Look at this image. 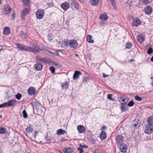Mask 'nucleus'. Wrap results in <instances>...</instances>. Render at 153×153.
<instances>
[{
    "instance_id": "nucleus-1",
    "label": "nucleus",
    "mask_w": 153,
    "mask_h": 153,
    "mask_svg": "<svg viewBox=\"0 0 153 153\" xmlns=\"http://www.w3.org/2000/svg\"><path fill=\"white\" fill-rule=\"evenodd\" d=\"M41 50L39 46L36 44H32L30 46H27V51L32 52L34 53L39 52Z\"/></svg>"
},
{
    "instance_id": "nucleus-2",
    "label": "nucleus",
    "mask_w": 153,
    "mask_h": 153,
    "mask_svg": "<svg viewBox=\"0 0 153 153\" xmlns=\"http://www.w3.org/2000/svg\"><path fill=\"white\" fill-rule=\"evenodd\" d=\"M33 109L35 108L39 114H42L43 112V107L41 105V104L38 101L35 102L33 105Z\"/></svg>"
},
{
    "instance_id": "nucleus-3",
    "label": "nucleus",
    "mask_w": 153,
    "mask_h": 153,
    "mask_svg": "<svg viewBox=\"0 0 153 153\" xmlns=\"http://www.w3.org/2000/svg\"><path fill=\"white\" fill-rule=\"evenodd\" d=\"M144 132L147 134H150L153 132V126L148 124L145 125L144 127Z\"/></svg>"
},
{
    "instance_id": "nucleus-4",
    "label": "nucleus",
    "mask_w": 153,
    "mask_h": 153,
    "mask_svg": "<svg viewBox=\"0 0 153 153\" xmlns=\"http://www.w3.org/2000/svg\"><path fill=\"white\" fill-rule=\"evenodd\" d=\"M44 12L43 10L40 9L38 10L36 13V15L37 19H41L43 17Z\"/></svg>"
},
{
    "instance_id": "nucleus-5",
    "label": "nucleus",
    "mask_w": 153,
    "mask_h": 153,
    "mask_svg": "<svg viewBox=\"0 0 153 153\" xmlns=\"http://www.w3.org/2000/svg\"><path fill=\"white\" fill-rule=\"evenodd\" d=\"M78 43L75 40L73 39L70 40L69 42V45L72 48L75 49L78 46Z\"/></svg>"
},
{
    "instance_id": "nucleus-6",
    "label": "nucleus",
    "mask_w": 153,
    "mask_h": 153,
    "mask_svg": "<svg viewBox=\"0 0 153 153\" xmlns=\"http://www.w3.org/2000/svg\"><path fill=\"white\" fill-rule=\"evenodd\" d=\"M17 48L20 51H27V46L21 44L17 43L16 44Z\"/></svg>"
},
{
    "instance_id": "nucleus-7",
    "label": "nucleus",
    "mask_w": 153,
    "mask_h": 153,
    "mask_svg": "<svg viewBox=\"0 0 153 153\" xmlns=\"http://www.w3.org/2000/svg\"><path fill=\"white\" fill-rule=\"evenodd\" d=\"M120 149L121 152L125 153L127 150V146L125 144H121L120 146Z\"/></svg>"
},
{
    "instance_id": "nucleus-8",
    "label": "nucleus",
    "mask_w": 153,
    "mask_h": 153,
    "mask_svg": "<svg viewBox=\"0 0 153 153\" xmlns=\"http://www.w3.org/2000/svg\"><path fill=\"white\" fill-rule=\"evenodd\" d=\"M71 7L73 9H78V5L76 2L74 0H71L70 3Z\"/></svg>"
},
{
    "instance_id": "nucleus-9",
    "label": "nucleus",
    "mask_w": 153,
    "mask_h": 153,
    "mask_svg": "<svg viewBox=\"0 0 153 153\" xmlns=\"http://www.w3.org/2000/svg\"><path fill=\"white\" fill-rule=\"evenodd\" d=\"M77 129L79 133L80 134L83 133L85 130V127L82 125H78L77 127Z\"/></svg>"
},
{
    "instance_id": "nucleus-10",
    "label": "nucleus",
    "mask_w": 153,
    "mask_h": 153,
    "mask_svg": "<svg viewBox=\"0 0 153 153\" xmlns=\"http://www.w3.org/2000/svg\"><path fill=\"white\" fill-rule=\"evenodd\" d=\"M123 137L120 135H117L116 138V143L118 144L124 141Z\"/></svg>"
},
{
    "instance_id": "nucleus-11",
    "label": "nucleus",
    "mask_w": 153,
    "mask_h": 153,
    "mask_svg": "<svg viewBox=\"0 0 153 153\" xmlns=\"http://www.w3.org/2000/svg\"><path fill=\"white\" fill-rule=\"evenodd\" d=\"M3 13L4 15L10 13V6L8 5H5L3 8Z\"/></svg>"
},
{
    "instance_id": "nucleus-12",
    "label": "nucleus",
    "mask_w": 153,
    "mask_h": 153,
    "mask_svg": "<svg viewBox=\"0 0 153 153\" xmlns=\"http://www.w3.org/2000/svg\"><path fill=\"white\" fill-rule=\"evenodd\" d=\"M137 38L138 42L140 43H141L144 41L145 39V36L143 34H140L137 36Z\"/></svg>"
},
{
    "instance_id": "nucleus-13",
    "label": "nucleus",
    "mask_w": 153,
    "mask_h": 153,
    "mask_svg": "<svg viewBox=\"0 0 153 153\" xmlns=\"http://www.w3.org/2000/svg\"><path fill=\"white\" fill-rule=\"evenodd\" d=\"M41 62L44 63H50L52 62V60L50 58H42L41 59Z\"/></svg>"
},
{
    "instance_id": "nucleus-14",
    "label": "nucleus",
    "mask_w": 153,
    "mask_h": 153,
    "mask_svg": "<svg viewBox=\"0 0 153 153\" xmlns=\"http://www.w3.org/2000/svg\"><path fill=\"white\" fill-rule=\"evenodd\" d=\"M120 108L122 112L125 111L128 109V107L126 103H121Z\"/></svg>"
},
{
    "instance_id": "nucleus-15",
    "label": "nucleus",
    "mask_w": 153,
    "mask_h": 153,
    "mask_svg": "<svg viewBox=\"0 0 153 153\" xmlns=\"http://www.w3.org/2000/svg\"><path fill=\"white\" fill-rule=\"evenodd\" d=\"M144 11L146 14H150L152 12V8L151 7L148 6L145 8Z\"/></svg>"
},
{
    "instance_id": "nucleus-16",
    "label": "nucleus",
    "mask_w": 153,
    "mask_h": 153,
    "mask_svg": "<svg viewBox=\"0 0 153 153\" xmlns=\"http://www.w3.org/2000/svg\"><path fill=\"white\" fill-rule=\"evenodd\" d=\"M36 90L35 88L33 87H30L28 90V93L30 95L35 94Z\"/></svg>"
},
{
    "instance_id": "nucleus-17",
    "label": "nucleus",
    "mask_w": 153,
    "mask_h": 153,
    "mask_svg": "<svg viewBox=\"0 0 153 153\" xmlns=\"http://www.w3.org/2000/svg\"><path fill=\"white\" fill-rule=\"evenodd\" d=\"M34 66L36 70L41 71L43 65L40 63H37L35 64Z\"/></svg>"
},
{
    "instance_id": "nucleus-18",
    "label": "nucleus",
    "mask_w": 153,
    "mask_h": 153,
    "mask_svg": "<svg viewBox=\"0 0 153 153\" xmlns=\"http://www.w3.org/2000/svg\"><path fill=\"white\" fill-rule=\"evenodd\" d=\"M61 6L64 10H66L69 8V4L68 2H65L62 3Z\"/></svg>"
},
{
    "instance_id": "nucleus-19",
    "label": "nucleus",
    "mask_w": 153,
    "mask_h": 153,
    "mask_svg": "<svg viewBox=\"0 0 153 153\" xmlns=\"http://www.w3.org/2000/svg\"><path fill=\"white\" fill-rule=\"evenodd\" d=\"M141 22L140 20H133L132 24L134 26H137L141 24Z\"/></svg>"
},
{
    "instance_id": "nucleus-20",
    "label": "nucleus",
    "mask_w": 153,
    "mask_h": 153,
    "mask_svg": "<svg viewBox=\"0 0 153 153\" xmlns=\"http://www.w3.org/2000/svg\"><path fill=\"white\" fill-rule=\"evenodd\" d=\"M100 137L101 140H104L107 137V134L105 132L102 131L100 133Z\"/></svg>"
},
{
    "instance_id": "nucleus-21",
    "label": "nucleus",
    "mask_w": 153,
    "mask_h": 153,
    "mask_svg": "<svg viewBox=\"0 0 153 153\" xmlns=\"http://www.w3.org/2000/svg\"><path fill=\"white\" fill-rule=\"evenodd\" d=\"M81 74V72L78 71H75L74 74L73 78L74 79L76 80L79 77V75Z\"/></svg>"
},
{
    "instance_id": "nucleus-22",
    "label": "nucleus",
    "mask_w": 153,
    "mask_h": 153,
    "mask_svg": "<svg viewBox=\"0 0 153 153\" xmlns=\"http://www.w3.org/2000/svg\"><path fill=\"white\" fill-rule=\"evenodd\" d=\"M92 36L91 35H88L86 37L87 41L90 43H93L94 41L92 39Z\"/></svg>"
},
{
    "instance_id": "nucleus-23",
    "label": "nucleus",
    "mask_w": 153,
    "mask_h": 153,
    "mask_svg": "<svg viewBox=\"0 0 153 153\" xmlns=\"http://www.w3.org/2000/svg\"><path fill=\"white\" fill-rule=\"evenodd\" d=\"M69 45L68 41L66 40H64L62 41L61 46L62 47L68 46Z\"/></svg>"
},
{
    "instance_id": "nucleus-24",
    "label": "nucleus",
    "mask_w": 153,
    "mask_h": 153,
    "mask_svg": "<svg viewBox=\"0 0 153 153\" xmlns=\"http://www.w3.org/2000/svg\"><path fill=\"white\" fill-rule=\"evenodd\" d=\"M28 10L27 9H24L22 11L21 17L22 18H24L25 16L28 13Z\"/></svg>"
},
{
    "instance_id": "nucleus-25",
    "label": "nucleus",
    "mask_w": 153,
    "mask_h": 153,
    "mask_svg": "<svg viewBox=\"0 0 153 153\" xmlns=\"http://www.w3.org/2000/svg\"><path fill=\"white\" fill-rule=\"evenodd\" d=\"M65 131L62 129H59L57 131L56 134L57 135H60L65 134Z\"/></svg>"
},
{
    "instance_id": "nucleus-26",
    "label": "nucleus",
    "mask_w": 153,
    "mask_h": 153,
    "mask_svg": "<svg viewBox=\"0 0 153 153\" xmlns=\"http://www.w3.org/2000/svg\"><path fill=\"white\" fill-rule=\"evenodd\" d=\"M148 124L152 125L153 126V116L149 117L147 119Z\"/></svg>"
},
{
    "instance_id": "nucleus-27",
    "label": "nucleus",
    "mask_w": 153,
    "mask_h": 153,
    "mask_svg": "<svg viewBox=\"0 0 153 153\" xmlns=\"http://www.w3.org/2000/svg\"><path fill=\"white\" fill-rule=\"evenodd\" d=\"M3 33L5 35H8L10 33V28L6 27L3 30Z\"/></svg>"
},
{
    "instance_id": "nucleus-28",
    "label": "nucleus",
    "mask_w": 153,
    "mask_h": 153,
    "mask_svg": "<svg viewBox=\"0 0 153 153\" xmlns=\"http://www.w3.org/2000/svg\"><path fill=\"white\" fill-rule=\"evenodd\" d=\"M100 19H107L108 16L105 13H103L101 14L100 16Z\"/></svg>"
},
{
    "instance_id": "nucleus-29",
    "label": "nucleus",
    "mask_w": 153,
    "mask_h": 153,
    "mask_svg": "<svg viewBox=\"0 0 153 153\" xmlns=\"http://www.w3.org/2000/svg\"><path fill=\"white\" fill-rule=\"evenodd\" d=\"M10 106V101L0 105V108H2Z\"/></svg>"
},
{
    "instance_id": "nucleus-30",
    "label": "nucleus",
    "mask_w": 153,
    "mask_h": 153,
    "mask_svg": "<svg viewBox=\"0 0 153 153\" xmlns=\"http://www.w3.org/2000/svg\"><path fill=\"white\" fill-rule=\"evenodd\" d=\"M90 2L92 5L95 6L98 4L99 1V0H90Z\"/></svg>"
},
{
    "instance_id": "nucleus-31",
    "label": "nucleus",
    "mask_w": 153,
    "mask_h": 153,
    "mask_svg": "<svg viewBox=\"0 0 153 153\" xmlns=\"http://www.w3.org/2000/svg\"><path fill=\"white\" fill-rule=\"evenodd\" d=\"M139 3L141 5H146L149 3L148 0H140Z\"/></svg>"
},
{
    "instance_id": "nucleus-32",
    "label": "nucleus",
    "mask_w": 153,
    "mask_h": 153,
    "mask_svg": "<svg viewBox=\"0 0 153 153\" xmlns=\"http://www.w3.org/2000/svg\"><path fill=\"white\" fill-rule=\"evenodd\" d=\"M69 86V83L67 82H65L61 84V87L63 89H66Z\"/></svg>"
},
{
    "instance_id": "nucleus-33",
    "label": "nucleus",
    "mask_w": 153,
    "mask_h": 153,
    "mask_svg": "<svg viewBox=\"0 0 153 153\" xmlns=\"http://www.w3.org/2000/svg\"><path fill=\"white\" fill-rule=\"evenodd\" d=\"M16 104V101L15 100H10V106H12V109H13L14 106Z\"/></svg>"
},
{
    "instance_id": "nucleus-34",
    "label": "nucleus",
    "mask_w": 153,
    "mask_h": 153,
    "mask_svg": "<svg viewBox=\"0 0 153 153\" xmlns=\"http://www.w3.org/2000/svg\"><path fill=\"white\" fill-rule=\"evenodd\" d=\"M26 132L27 133H30L32 132L33 128L32 127H28L26 128Z\"/></svg>"
},
{
    "instance_id": "nucleus-35",
    "label": "nucleus",
    "mask_w": 153,
    "mask_h": 153,
    "mask_svg": "<svg viewBox=\"0 0 153 153\" xmlns=\"http://www.w3.org/2000/svg\"><path fill=\"white\" fill-rule=\"evenodd\" d=\"M6 130L5 128L0 126V134H4L6 132Z\"/></svg>"
},
{
    "instance_id": "nucleus-36",
    "label": "nucleus",
    "mask_w": 153,
    "mask_h": 153,
    "mask_svg": "<svg viewBox=\"0 0 153 153\" xmlns=\"http://www.w3.org/2000/svg\"><path fill=\"white\" fill-rule=\"evenodd\" d=\"M21 32H22L21 34V38L23 40L25 39L27 37V35L26 34L24 33L22 31Z\"/></svg>"
},
{
    "instance_id": "nucleus-37",
    "label": "nucleus",
    "mask_w": 153,
    "mask_h": 153,
    "mask_svg": "<svg viewBox=\"0 0 153 153\" xmlns=\"http://www.w3.org/2000/svg\"><path fill=\"white\" fill-rule=\"evenodd\" d=\"M132 44L130 42H127L126 44V48L127 49H130L131 48Z\"/></svg>"
},
{
    "instance_id": "nucleus-38",
    "label": "nucleus",
    "mask_w": 153,
    "mask_h": 153,
    "mask_svg": "<svg viewBox=\"0 0 153 153\" xmlns=\"http://www.w3.org/2000/svg\"><path fill=\"white\" fill-rule=\"evenodd\" d=\"M72 149L71 148H68L67 149H64V151L66 153H71L72 151Z\"/></svg>"
},
{
    "instance_id": "nucleus-39",
    "label": "nucleus",
    "mask_w": 153,
    "mask_h": 153,
    "mask_svg": "<svg viewBox=\"0 0 153 153\" xmlns=\"http://www.w3.org/2000/svg\"><path fill=\"white\" fill-rule=\"evenodd\" d=\"M22 97V95L20 93H18L16 95V98L18 100H20Z\"/></svg>"
},
{
    "instance_id": "nucleus-40",
    "label": "nucleus",
    "mask_w": 153,
    "mask_h": 153,
    "mask_svg": "<svg viewBox=\"0 0 153 153\" xmlns=\"http://www.w3.org/2000/svg\"><path fill=\"white\" fill-rule=\"evenodd\" d=\"M134 97L135 100L139 101H140L142 100V98L141 97H139L138 95L134 96Z\"/></svg>"
},
{
    "instance_id": "nucleus-41",
    "label": "nucleus",
    "mask_w": 153,
    "mask_h": 153,
    "mask_svg": "<svg viewBox=\"0 0 153 153\" xmlns=\"http://www.w3.org/2000/svg\"><path fill=\"white\" fill-rule=\"evenodd\" d=\"M23 116L25 118H27V114L25 110H24L22 112Z\"/></svg>"
},
{
    "instance_id": "nucleus-42",
    "label": "nucleus",
    "mask_w": 153,
    "mask_h": 153,
    "mask_svg": "<svg viewBox=\"0 0 153 153\" xmlns=\"http://www.w3.org/2000/svg\"><path fill=\"white\" fill-rule=\"evenodd\" d=\"M134 104V102L133 101L131 100L129 102L128 104L127 105L129 107H131Z\"/></svg>"
},
{
    "instance_id": "nucleus-43",
    "label": "nucleus",
    "mask_w": 153,
    "mask_h": 153,
    "mask_svg": "<svg viewBox=\"0 0 153 153\" xmlns=\"http://www.w3.org/2000/svg\"><path fill=\"white\" fill-rule=\"evenodd\" d=\"M153 52V49L151 48H150L148 51H147V53L148 54H151Z\"/></svg>"
},
{
    "instance_id": "nucleus-44",
    "label": "nucleus",
    "mask_w": 153,
    "mask_h": 153,
    "mask_svg": "<svg viewBox=\"0 0 153 153\" xmlns=\"http://www.w3.org/2000/svg\"><path fill=\"white\" fill-rule=\"evenodd\" d=\"M30 0H22V1L25 5H27L29 3Z\"/></svg>"
},
{
    "instance_id": "nucleus-45",
    "label": "nucleus",
    "mask_w": 153,
    "mask_h": 153,
    "mask_svg": "<svg viewBox=\"0 0 153 153\" xmlns=\"http://www.w3.org/2000/svg\"><path fill=\"white\" fill-rule=\"evenodd\" d=\"M36 62H38L39 61L41 62V59H42V58H41L40 56L38 55L36 56Z\"/></svg>"
},
{
    "instance_id": "nucleus-46",
    "label": "nucleus",
    "mask_w": 153,
    "mask_h": 153,
    "mask_svg": "<svg viewBox=\"0 0 153 153\" xmlns=\"http://www.w3.org/2000/svg\"><path fill=\"white\" fill-rule=\"evenodd\" d=\"M50 69L52 73H54L55 72V68L54 67H51L50 68Z\"/></svg>"
},
{
    "instance_id": "nucleus-47",
    "label": "nucleus",
    "mask_w": 153,
    "mask_h": 153,
    "mask_svg": "<svg viewBox=\"0 0 153 153\" xmlns=\"http://www.w3.org/2000/svg\"><path fill=\"white\" fill-rule=\"evenodd\" d=\"M78 149L79 152V153H82L84 152V150L80 146L78 148Z\"/></svg>"
},
{
    "instance_id": "nucleus-48",
    "label": "nucleus",
    "mask_w": 153,
    "mask_h": 153,
    "mask_svg": "<svg viewBox=\"0 0 153 153\" xmlns=\"http://www.w3.org/2000/svg\"><path fill=\"white\" fill-rule=\"evenodd\" d=\"M112 94H108L107 96V98L110 100H114L112 98Z\"/></svg>"
},
{
    "instance_id": "nucleus-49",
    "label": "nucleus",
    "mask_w": 153,
    "mask_h": 153,
    "mask_svg": "<svg viewBox=\"0 0 153 153\" xmlns=\"http://www.w3.org/2000/svg\"><path fill=\"white\" fill-rule=\"evenodd\" d=\"M48 40L50 42H51L52 40V37L50 34H49L48 36Z\"/></svg>"
},
{
    "instance_id": "nucleus-50",
    "label": "nucleus",
    "mask_w": 153,
    "mask_h": 153,
    "mask_svg": "<svg viewBox=\"0 0 153 153\" xmlns=\"http://www.w3.org/2000/svg\"><path fill=\"white\" fill-rule=\"evenodd\" d=\"M89 140L92 143H94L95 142V139H93L92 138H90Z\"/></svg>"
},
{
    "instance_id": "nucleus-51",
    "label": "nucleus",
    "mask_w": 153,
    "mask_h": 153,
    "mask_svg": "<svg viewBox=\"0 0 153 153\" xmlns=\"http://www.w3.org/2000/svg\"><path fill=\"white\" fill-rule=\"evenodd\" d=\"M80 146L82 148H88L87 146L86 145H82L81 144H80Z\"/></svg>"
},
{
    "instance_id": "nucleus-52",
    "label": "nucleus",
    "mask_w": 153,
    "mask_h": 153,
    "mask_svg": "<svg viewBox=\"0 0 153 153\" xmlns=\"http://www.w3.org/2000/svg\"><path fill=\"white\" fill-rule=\"evenodd\" d=\"M111 4L113 6V7H114L115 8H116V4L115 3V2L113 1H111Z\"/></svg>"
},
{
    "instance_id": "nucleus-53",
    "label": "nucleus",
    "mask_w": 153,
    "mask_h": 153,
    "mask_svg": "<svg viewBox=\"0 0 153 153\" xmlns=\"http://www.w3.org/2000/svg\"><path fill=\"white\" fill-rule=\"evenodd\" d=\"M38 131H35L34 133L33 134V137H34L35 138L36 137V134H38Z\"/></svg>"
},
{
    "instance_id": "nucleus-54",
    "label": "nucleus",
    "mask_w": 153,
    "mask_h": 153,
    "mask_svg": "<svg viewBox=\"0 0 153 153\" xmlns=\"http://www.w3.org/2000/svg\"><path fill=\"white\" fill-rule=\"evenodd\" d=\"M125 101V100L124 99H122L121 101H120V102L121 103H124V102Z\"/></svg>"
},
{
    "instance_id": "nucleus-55",
    "label": "nucleus",
    "mask_w": 153,
    "mask_h": 153,
    "mask_svg": "<svg viewBox=\"0 0 153 153\" xmlns=\"http://www.w3.org/2000/svg\"><path fill=\"white\" fill-rule=\"evenodd\" d=\"M140 126V125L138 123H137V124H134V125H133V126H134V127H137V126Z\"/></svg>"
},
{
    "instance_id": "nucleus-56",
    "label": "nucleus",
    "mask_w": 153,
    "mask_h": 153,
    "mask_svg": "<svg viewBox=\"0 0 153 153\" xmlns=\"http://www.w3.org/2000/svg\"><path fill=\"white\" fill-rule=\"evenodd\" d=\"M102 75H103V76L104 78L108 76V75H106L104 73H103L102 74Z\"/></svg>"
},
{
    "instance_id": "nucleus-57",
    "label": "nucleus",
    "mask_w": 153,
    "mask_h": 153,
    "mask_svg": "<svg viewBox=\"0 0 153 153\" xmlns=\"http://www.w3.org/2000/svg\"><path fill=\"white\" fill-rule=\"evenodd\" d=\"M53 64L55 66H58L59 65V64L58 63H55L53 62Z\"/></svg>"
},
{
    "instance_id": "nucleus-58",
    "label": "nucleus",
    "mask_w": 153,
    "mask_h": 153,
    "mask_svg": "<svg viewBox=\"0 0 153 153\" xmlns=\"http://www.w3.org/2000/svg\"><path fill=\"white\" fill-rule=\"evenodd\" d=\"M101 130H104L105 128H106V127L104 126H102V127H101Z\"/></svg>"
},
{
    "instance_id": "nucleus-59",
    "label": "nucleus",
    "mask_w": 153,
    "mask_h": 153,
    "mask_svg": "<svg viewBox=\"0 0 153 153\" xmlns=\"http://www.w3.org/2000/svg\"><path fill=\"white\" fill-rule=\"evenodd\" d=\"M81 3H83L84 2V0H78Z\"/></svg>"
},
{
    "instance_id": "nucleus-60",
    "label": "nucleus",
    "mask_w": 153,
    "mask_h": 153,
    "mask_svg": "<svg viewBox=\"0 0 153 153\" xmlns=\"http://www.w3.org/2000/svg\"><path fill=\"white\" fill-rule=\"evenodd\" d=\"M150 60L151 61L153 62V56L151 58Z\"/></svg>"
},
{
    "instance_id": "nucleus-61",
    "label": "nucleus",
    "mask_w": 153,
    "mask_h": 153,
    "mask_svg": "<svg viewBox=\"0 0 153 153\" xmlns=\"http://www.w3.org/2000/svg\"><path fill=\"white\" fill-rule=\"evenodd\" d=\"M103 21L102 22H101V23H102V24H104V22H105V20H105V19H104V20H103Z\"/></svg>"
},
{
    "instance_id": "nucleus-62",
    "label": "nucleus",
    "mask_w": 153,
    "mask_h": 153,
    "mask_svg": "<svg viewBox=\"0 0 153 153\" xmlns=\"http://www.w3.org/2000/svg\"><path fill=\"white\" fill-rule=\"evenodd\" d=\"M15 15V14H13L12 15V16L13 17H12V18H14V15Z\"/></svg>"
},
{
    "instance_id": "nucleus-63",
    "label": "nucleus",
    "mask_w": 153,
    "mask_h": 153,
    "mask_svg": "<svg viewBox=\"0 0 153 153\" xmlns=\"http://www.w3.org/2000/svg\"><path fill=\"white\" fill-rule=\"evenodd\" d=\"M130 61L131 62H132L133 61H134V60L133 59H131V60H130Z\"/></svg>"
},
{
    "instance_id": "nucleus-64",
    "label": "nucleus",
    "mask_w": 153,
    "mask_h": 153,
    "mask_svg": "<svg viewBox=\"0 0 153 153\" xmlns=\"http://www.w3.org/2000/svg\"><path fill=\"white\" fill-rule=\"evenodd\" d=\"M59 50H57L56 51V53H59Z\"/></svg>"
}]
</instances>
